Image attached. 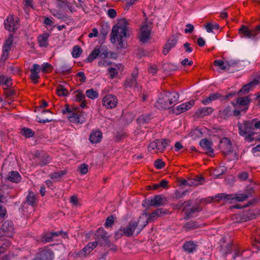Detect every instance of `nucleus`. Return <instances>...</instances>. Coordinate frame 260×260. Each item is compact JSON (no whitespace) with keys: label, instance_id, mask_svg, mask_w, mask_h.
<instances>
[{"label":"nucleus","instance_id":"f257e3e1","mask_svg":"<svg viewBox=\"0 0 260 260\" xmlns=\"http://www.w3.org/2000/svg\"><path fill=\"white\" fill-rule=\"evenodd\" d=\"M179 94L175 91H166L159 94L155 106L159 109H168L179 100Z\"/></svg>","mask_w":260,"mask_h":260},{"label":"nucleus","instance_id":"f03ea898","mask_svg":"<svg viewBox=\"0 0 260 260\" xmlns=\"http://www.w3.org/2000/svg\"><path fill=\"white\" fill-rule=\"evenodd\" d=\"M127 28L125 26H119L114 25L112 29L110 34V41L112 43H116V39L118 42V45L120 48H125L127 45L126 41L123 38L128 37L129 35L127 34Z\"/></svg>","mask_w":260,"mask_h":260},{"label":"nucleus","instance_id":"7ed1b4c3","mask_svg":"<svg viewBox=\"0 0 260 260\" xmlns=\"http://www.w3.org/2000/svg\"><path fill=\"white\" fill-rule=\"evenodd\" d=\"M237 125L239 135L244 137L246 141L252 142L254 140L253 136L256 133L253 128L252 120H245L242 123L239 122Z\"/></svg>","mask_w":260,"mask_h":260},{"label":"nucleus","instance_id":"20e7f679","mask_svg":"<svg viewBox=\"0 0 260 260\" xmlns=\"http://www.w3.org/2000/svg\"><path fill=\"white\" fill-rule=\"evenodd\" d=\"M168 212V210L167 209L158 208L152 212L151 214L147 213H143V216L145 215L146 218L145 219L144 223L142 224V225H141V228L140 229L139 231L137 232V234H139L144 228L146 226L148 222H152L155 218L167 214Z\"/></svg>","mask_w":260,"mask_h":260},{"label":"nucleus","instance_id":"39448f33","mask_svg":"<svg viewBox=\"0 0 260 260\" xmlns=\"http://www.w3.org/2000/svg\"><path fill=\"white\" fill-rule=\"evenodd\" d=\"M61 111L63 114H68L67 117L72 122L82 124L85 121L83 115L79 112L72 111L69 105H66V108Z\"/></svg>","mask_w":260,"mask_h":260},{"label":"nucleus","instance_id":"423d86ee","mask_svg":"<svg viewBox=\"0 0 260 260\" xmlns=\"http://www.w3.org/2000/svg\"><path fill=\"white\" fill-rule=\"evenodd\" d=\"M166 200L161 195L154 196L150 199H146L143 202L142 206L145 208L151 206L158 207L166 204Z\"/></svg>","mask_w":260,"mask_h":260},{"label":"nucleus","instance_id":"0eeeda50","mask_svg":"<svg viewBox=\"0 0 260 260\" xmlns=\"http://www.w3.org/2000/svg\"><path fill=\"white\" fill-rule=\"evenodd\" d=\"M94 236V239L95 240L94 242L96 243L97 245L99 244L102 246L110 241V236L108 235V233L105 231L103 228H99L95 232Z\"/></svg>","mask_w":260,"mask_h":260},{"label":"nucleus","instance_id":"6e6552de","mask_svg":"<svg viewBox=\"0 0 260 260\" xmlns=\"http://www.w3.org/2000/svg\"><path fill=\"white\" fill-rule=\"evenodd\" d=\"M14 232L13 224L11 221H5L0 228V237H9L12 236Z\"/></svg>","mask_w":260,"mask_h":260},{"label":"nucleus","instance_id":"1a4fd4ad","mask_svg":"<svg viewBox=\"0 0 260 260\" xmlns=\"http://www.w3.org/2000/svg\"><path fill=\"white\" fill-rule=\"evenodd\" d=\"M13 42V36L12 34H9L3 46V54L1 57V60L5 61L8 58Z\"/></svg>","mask_w":260,"mask_h":260},{"label":"nucleus","instance_id":"9d476101","mask_svg":"<svg viewBox=\"0 0 260 260\" xmlns=\"http://www.w3.org/2000/svg\"><path fill=\"white\" fill-rule=\"evenodd\" d=\"M143 219V217H140L138 221H131L124 228H123L125 233V236L127 237H131L138 226L139 227V230L141 228V225L140 224V222Z\"/></svg>","mask_w":260,"mask_h":260},{"label":"nucleus","instance_id":"9b49d317","mask_svg":"<svg viewBox=\"0 0 260 260\" xmlns=\"http://www.w3.org/2000/svg\"><path fill=\"white\" fill-rule=\"evenodd\" d=\"M103 105L107 109H112L115 108L117 104L118 100L117 97L113 94H108L105 96L102 100Z\"/></svg>","mask_w":260,"mask_h":260},{"label":"nucleus","instance_id":"f8f14e48","mask_svg":"<svg viewBox=\"0 0 260 260\" xmlns=\"http://www.w3.org/2000/svg\"><path fill=\"white\" fill-rule=\"evenodd\" d=\"M180 35V34H176L173 35L167 41L164 47L162 53L164 55L167 54L170 49L174 48L178 42V37Z\"/></svg>","mask_w":260,"mask_h":260},{"label":"nucleus","instance_id":"ddd939ff","mask_svg":"<svg viewBox=\"0 0 260 260\" xmlns=\"http://www.w3.org/2000/svg\"><path fill=\"white\" fill-rule=\"evenodd\" d=\"M250 101V99L248 96L238 98L236 100V103L234 104L233 106L236 109L242 108V111L245 113L248 109Z\"/></svg>","mask_w":260,"mask_h":260},{"label":"nucleus","instance_id":"4468645a","mask_svg":"<svg viewBox=\"0 0 260 260\" xmlns=\"http://www.w3.org/2000/svg\"><path fill=\"white\" fill-rule=\"evenodd\" d=\"M54 253L48 248L40 250L32 260H52Z\"/></svg>","mask_w":260,"mask_h":260},{"label":"nucleus","instance_id":"2eb2a0df","mask_svg":"<svg viewBox=\"0 0 260 260\" xmlns=\"http://www.w3.org/2000/svg\"><path fill=\"white\" fill-rule=\"evenodd\" d=\"M18 18L13 16L8 17L5 22V27L10 31H15L18 28Z\"/></svg>","mask_w":260,"mask_h":260},{"label":"nucleus","instance_id":"dca6fc26","mask_svg":"<svg viewBox=\"0 0 260 260\" xmlns=\"http://www.w3.org/2000/svg\"><path fill=\"white\" fill-rule=\"evenodd\" d=\"M58 236H61L63 238H67L68 235L66 232L61 231L58 232H51L47 233L42 237L41 241L44 243L50 242L53 241V238Z\"/></svg>","mask_w":260,"mask_h":260},{"label":"nucleus","instance_id":"f3484780","mask_svg":"<svg viewBox=\"0 0 260 260\" xmlns=\"http://www.w3.org/2000/svg\"><path fill=\"white\" fill-rule=\"evenodd\" d=\"M194 104V101L193 100H191L185 103L182 104L177 106L176 108L173 110V112L175 114L178 115L191 109Z\"/></svg>","mask_w":260,"mask_h":260},{"label":"nucleus","instance_id":"a211bd4d","mask_svg":"<svg viewBox=\"0 0 260 260\" xmlns=\"http://www.w3.org/2000/svg\"><path fill=\"white\" fill-rule=\"evenodd\" d=\"M220 148L224 153L228 154L232 152V144L230 139L224 137L220 140Z\"/></svg>","mask_w":260,"mask_h":260},{"label":"nucleus","instance_id":"6ab92c4d","mask_svg":"<svg viewBox=\"0 0 260 260\" xmlns=\"http://www.w3.org/2000/svg\"><path fill=\"white\" fill-rule=\"evenodd\" d=\"M200 145L204 150L206 151V153L211 156L213 154L214 150L212 148V142L207 139H202L200 142Z\"/></svg>","mask_w":260,"mask_h":260},{"label":"nucleus","instance_id":"aec40b11","mask_svg":"<svg viewBox=\"0 0 260 260\" xmlns=\"http://www.w3.org/2000/svg\"><path fill=\"white\" fill-rule=\"evenodd\" d=\"M150 30L147 25H143L141 28V35L139 37L141 42L146 43L150 38Z\"/></svg>","mask_w":260,"mask_h":260},{"label":"nucleus","instance_id":"412c9836","mask_svg":"<svg viewBox=\"0 0 260 260\" xmlns=\"http://www.w3.org/2000/svg\"><path fill=\"white\" fill-rule=\"evenodd\" d=\"M31 75L30 76V79L33 81L34 83L38 82V79L39 78V73L41 71L40 66L36 63L32 66V68L30 70Z\"/></svg>","mask_w":260,"mask_h":260},{"label":"nucleus","instance_id":"4be33fe9","mask_svg":"<svg viewBox=\"0 0 260 260\" xmlns=\"http://www.w3.org/2000/svg\"><path fill=\"white\" fill-rule=\"evenodd\" d=\"M202 211V208L200 207L199 204H197L196 206H193L190 208L188 210L186 211L185 213L184 219L186 220L190 219L192 215L195 213H199Z\"/></svg>","mask_w":260,"mask_h":260},{"label":"nucleus","instance_id":"5701e85b","mask_svg":"<svg viewBox=\"0 0 260 260\" xmlns=\"http://www.w3.org/2000/svg\"><path fill=\"white\" fill-rule=\"evenodd\" d=\"M7 180L10 182L18 183L21 180V177L17 171H10L8 175Z\"/></svg>","mask_w":260,"mask_h":260},{"label":"nucleus","instance_id":"b1692460","mask_svg":"<svg viewBox=\"0 0 260 260\" xmlns=\"http://www.w3.org/2000/svg\"><path fill=\"white\" fill-rule=\"evenodd\" d=\"M222 97V95L220 93L218 92H215L214 93L210 94L208 97L202 100L201 102L204 105H208L212 103L213 101L217 100Z\"/></svg>","mask_w":260,"mask_h":260},{"label":"nucleus","instance_id":"393cba45","mask_svg":"<svg viewBox=\"0 0 260 260\" xmlns=\"http://www.w3.org/2000/svg\"><path fill=\"white\" fill-rule=\"evenodd\" d=\"M258 84V81L257 79H253L250 82L244 85L241 90L238 92V94H241L242 93L246 94L250 90L251 88Z\"/></svg>","mask_w":260,"mask_h":260},{"label":"nucleus","instance_id":"a878e982","mask_svg":"<svg viewBox=\"0 0 260 260\" xmlns=\"http://www.w3.org/2000/svg\"><path fill=\"white\" fill-rule=\"evenodd\" d=\"M25 202L33 207L37 206V199L33 192L31 191L28 192V195L26 198Z\"/></svg>","mask_w":260,"mask_h":260},{"label":"nucleus","instance_id":"bb28decb","mask_svg":"<svg viewBox=\"0 0 260 260\" xmlns=\"http://www.w3.org/2000/svg\"><path fill=\"white\" fill-rule=\"evenodd\" d=\"M102 138V133L100 131L92 132L89 136V140L92 143H99Z\"/></svg>","mask_w":260,"mask_h":260},{"label":"nucleus","instance_id":"cd10ccee","mask_svg":"<svg viewBox=\"0 0 260 260\" xmlns=\"http://www.w3.org/2000/svg\"><path fill=\"white\" fill-rule=\"evenodd\" d=\"M49 36L48 32H45L39 36L38 41L40 46L47 47L48 46V38Z\"/></svg>","mask_w":260,"mask_h":260},{"label":"nucleus","instance_id":"c85d7f7f","mask_svg":"<svg viewBox=\"0 0 260 260\" xmlns=\"http://www.w3.org/2000/svg\"><path fill=\"white\" fill-rule=\"evenodd\" d=\"M213 111V109L211 107H204L200 108L197 112V115L200 117H203L206 115L211 114Z\"/></svg>","mask_w":260,"mask_h":260},{"label":"nucleus","instance_id":"c756f323","mask_svg":"<svg viewBox=\"0 0 260 260\" xmlns=\"http://www.w3.org/2000/svg\"><path fill=\"white\" fill-rule=\"evenodd\" d=\"M204 178L202 176H196L194 178L188 179V186H197L200 184H202L204 181Z\"/></svg>","mask_w":260,"mask_h":260},{"label":"nucleus","instance_id":"7c9ffc66","mask_svg":"<svg viewBox=\"0 0 260 260\" xmlns=\"http://www.w3.org/2000/svg\"><path fill=\"white\" fill-rule=\"evenodd\" d=\"M240 61L239 60L231 59L227 61L229 70L233 68L235 71H239L242 67L240 64Z\"/></svg>","mask_w":260,"mask_h":260},{"label":"nucleus","instance_id":"2f4dec72","mask_svg":"<svg viewBox=\"0 0 260 260\" xmlns=\"http://www.w3.org/2000/svg\"><path fill=\"white\" fill-rule=\"evenodd\" d=\"M197 245L192 241L185 242L183 248L184 250L189 253H192L197 249Z\"/></svg>","mask_w":260,"mask_h":260},{"label":"nucleus","instance_id":"473e14b6","mask_svg":"<svg viewBox=\"0 0 260 260\" xmlns=\"http://www.w3.org/2000/svg\"><path fill=\"white\" fill-rule=\"evenodd\" d=\"M156 142L158 143V150L160 152L163 151L166 148L170 145L171 141L169 139H156Z\"/></svg>","mask_w":260,"mask_h":260},{"label":"nucleus","instance_id":"72a5a7b5","mask_svg":"<svg viewBox=\"0 0 260 260\" xmlns=\"http://www.w3.org/2000/svg\"><path fill=\"white\" fill-rule=\"evenodd\" d=\"M238 31L242 37L251 39L250 29H249L246 25H242L239 29Z\"/></svg>","mask_w":260,"mask_h":260},{"label":"nucleus","instance_id":"f704fd0d","mask_svg":"<svg viewBox=\"0 0 260 260\" xmlns=\"http://www.w3.org/2000/svg\"><path fill=\"white\" fill-rule=\"evenodd\" d=\"M0 84L5 87L9 88L12 85V79L11 78L4 75L0 76Z\"/></svg>","mask_w":260,"mask_h":260},{"label":"nucleus","instance_id":"c9c22d12","mask_svg":"<svg viewBox=\"0 0 260 260\" xmlns=\"http://www.w3.org/2000/svg\"><path fill=\"white\" fill-rule=\"evenodd\" d=\"M199 227V225L194 221H189L187 222L183 226V228L187 231L193 230Z\"/></svg>","mask_w":260,"mask_h":260},{"label":"nucleus","instance_id":"e433bc0d","mask_svg":"<svg viewBox=\"0 0 260 260\" xmlns=\"http://www.w3.org/2000/svg\"><path fill=\"white\" fill-rule=\"evenodd\" d=\"M232 110L230 106H227L223 110H220L219 111L220 116L224 119L229 118L232 115Z\"/></svg>","mask_w":260,"mask_h":260},{"label":"nucleus","instance_id":"4c0bfd02","mask_svg":"<svg viewBox=\"0 0 260 260\" xmlns=\"http://www.w3.org/2000/svg\"><path fill=\"white\" fill-rule=\"evenodd\" d=\"M191 205L192 200H188L182 203L177 204L176 206L179 208V209H182L183 211L185 213L186 211L189 209V208H191Z\"/></svg>","mask_w":260,"mask_h":260},{"label":"nucleus","instance_id":"58836bf2","mask_svg":"<svg viewBox=\"0 0 260 260\" xmlns=\"http://www.w3.org/2000/svg\"><path fill=\"white\" fill-rule=\"evenodd\" d=\"M101 53V52L99 49L95 48L86 58V61L89 62H92L95 58L100 55Z\"/></svg>","mask_w":260,"mask_h":260},{"label":"nucleus","instance_id":"ea45409f","mask_svg":"<svg viewBox=\"0 0 260 260\" xmlns=\"http://www.w3.org/2000/svg\"><path fill=\"white\" fill-rule=\"evenodd\" d=\"M213 64L219 67L222 71L229 70L227 61L224 62L221 60H215L213 62Z\"/></svg>","mask_w":260,"mask_h":260},{"label":"nucleus","instance_id":"a19ab883","mask_svg":"<svg viewBox=\"0 0 260 260\" xmlns=\"http://www.w3.org/2000/svg\"><path fill=\"white\" fill-rule=\"evenodd\" d=\"M51 160V158L48 154H44L41 156L40 161L38 164L41 167L47 165Z\"/></svg>","mask_w":260,"mask_h":260},{"label":"nucleus","instance_id":"79ce46f5","mask_svg":"<svg viewBox=\"0 0 260 260\" xmlns=\"http://www.w3.org/2000/svg\"><path fill=\"white\" fill-rule=\"evenodd\" d=\"M137 85V80L135 78H127L124 82V86L126 88H132L133 86L136 87Z\"/></svg>","mask_w":260,"mask_h":260},{"label":"nucleus","instance_id":"37998d69","mask_svg":"<svg viewBox=\"0 0 260 260\" xmlns=\"http://www.w3.org/2000/svg\"><path fill=\"white\" fill-rule=\"evenodd\" d=\"M67 173V171L66 170H61L51 173L49 174V177L52 179H58L66 175Z\"/></svg>","mask_w":260,"mask_h":260},{"label":"nucleus","instance_id":"c03bdc74","mask_svg":"<svg viewBox=\"0 0 260 260\" xmlns=\"http://www.w3.org/2000/svg\"><path fill=\"white\" fill-rule=\"evenodd\" d=\"M86 95L89 99L94 100L98 98L99 93L93 89H88L86 91Z\"/></svg>","mask_w":260,"mask_h":260},{"label":"nucleus","instance_id":"a18cd8bd","mask_svg":"<svg viewBox=\"0 0 260 260\" xmlns=\"http://www.w3.org/2000/svg\"><path fill=\"white\" fill-rule=\"evenodd\" d=\"M56 93L59 96H66L68 94V91L63 85H58L56 88Z\"/></svg>","mask_w":260,"mask_h":260},{"label":"nucleus","instance_id":"49530a36","mask_svg":"<svg viewBox=\"0 0 260 260\" xmlns=\"http://www.w3.org/2000/svg\"><path fill=\"white\" fill-rule=\"evenodd\" d=\"M96 246V243L94 242H89L84 248H83V251H84L86 255H87Z\"/></svg>","mask_w":260,"mask_h":260},{"label":"nucleus","instance_id":"de8ad7c7","mask_svg":"<svg viewBox=\"0 0 260 260\" xmlns=\"http://www.w3.org/2000/svg\"><path fill=\"white\" fill-rule=\"evenodd\" d=\"M110 30V26L107 24H104L102 25L101 29L100 30V36L105 38L106 36L108 35Z\"/></svg>","mask_w":260,"mask_h":260},{"label":"nucleus","instance_id":"09e8293b","mask_svg":"<svg viewBox=\"0 0 260 260\" xmlns=\"http://www.w3.org/2000/svg\"><path fill=\"white\" fill-rule=\"evenodd\" d=\"M150 118L149 115H142L138 118L137 121L140 124H143L148 123Z\"/></svg>","mask_w":260,"mask_h":260},{"label":"nucleus","instance_id":"8fccbe9b","mask_svg":"<svg viewBox=\"0 0 260 260\" xmlns=\"http://www.w3.org/2000/svg\"><path fill=\"white\" fill-rule=\"evenodd\" d=\"M21 135L27 138H30L34 136L35 133L30 128L24 127L21 129Z\"/></svg>","mask_w":260,"mask_h":260},{"label":"nucleus","instance_id":"3c124183","mask_svg":"<svg viewBox=\"0 0 260 260\" xmlns=\"http://www.w3.org/2000/svg\"><path fill=\"white\" fill-rule=\"evenodd\" d=\"M164 68L167 71H173L178 70V66L174 63H167L164 64Z\"/></svg>","mask_w":260,"mask_h":260},{"label":"nucleus","instance_id":"603ef678","mask_svg":"<svg viewBox=\"0 0 260 260\" xmlns=\"http://www.w3.org/2000/svg\"><path fill=\"white\" fill-rule=\"evenodd\" d=\"M82 52L81 48L78 45L74 47L72 51V56L74 58L79 57Z\"/></svg>","mask_w":260,"mask_h":260},{"label":"nucleus","instance_id":"864d4df0","mask_svg":"<svg viewBox=\"0 0 260 260\" xmlns=\"http://www.w3.org/2000/svg\"><path fill=\"white\" fill-rule=\"evenodd\" d=\"M216 197H218L221 199H224L227 201L235 200V194L233 195L226 193H221L218 194V196H216Z\"/></svg>","mask_w":260,"mask_h":260},{"label":"nucleus","instance_id":"5fc2aeb1","mask_svg":"<svg viewBox=\"0 0 260 260\" xmlns=\"http://www.w3.org/2000/svg\"><path fill=\"white\" fill-rule=\"evenodd\" d=\"M190 135L193 139H195L202 137L203 133L200 129L196 128L190 133Z\"/></svg>","mask_w":260,"mask_h":260},{"label":"nucleus","instance_id":"6e6d98bb","mask_svg":"<svg viewBox=\"0 0 260 260\" xmlns=\"http://www.w3.org/2000/svg\"><path fill=\"white\" fill-rule=\"evenodd\" d=\"M3 88L5 90L4 94L7 98H12L16 93V91L13 89H8V88L5 87Z\"/></svg>","mask_w":260,"mask_h":260},{"label":"nucleus","instance_id":"4d7b16f0","mask_svg":"<svg viewBox=\"0 0 260 260\" xmlns=\"http://www.w3.org/2000/svg\"><path fill=\"white\" fill-rule=\"evenodd\" d=\"M247 196L245 193H240L235 194V200L238 202H243L247 199Z\"/></svg>","mask_w":260,"mask_h":260},{"label":"nucleus","instance_id":"13d9d810","mask_svg":"<svg viewBox=\"0 0 260 260\" xmlns=\"http://www.w3.org/2000/svg\"><path fill=\"white\" fill-rule=\"evenodd\" d=\"M76 92H77V94L75 97V101L77 102H81L85 100V95L82 93L81 90H77Z\"/></svg>","mask_w":260,"mask_h":260},{"label":"nucleus","instance_id":"bf43d9fd","mask_svg":"<svg viewBox=\"0 0 260 260\" xmlns=\"http://www.w3.org/2000/svg\"><path fill=\"white\" fill-rule=\"evenodd\" d=\"M88 170V166L86 164H83L78 167V170L81 174H85L87 173Z\"/></svg>","mask_w":260,"mask_h":260},{"label":"nucleus","instance_id":"052dcab7","mask_svg":"<svg viewBox=\"0 0 260 260\" xmlns=\"http://www.w3.org/2000/svg\"><path fill=\"white\" fill-rule=\"evenodd\" d=\"M226 171V169L224 166H220L215 171L216 174L215 175L219 177L221 175H222L224 174V173Z\"/></svg>","mask_w":260,"mask_h":260},{"label":"nucleus","instance_id":"680f3d73","mask_svg":"<svg viewBox=\"0 0 260 260\" xmlns=\"http://www.w3.org/2000/svg\"><path fill=\"white\" fill-rule=\"evenodd\" d=\"M114 219L113 215L108 216L106 220L105 226L106 227H111L114 223Z\"/></svg>","mask_w":260,"mask_h":260},{"label":"nucleus","instance_id":"e2e57ef3","mask_svg":"<svg viewBox=\"0 0 260 260\" xmlns=\"http://www.w3.org/2000/svg\"><path fill=\"white\" fill-rule=\"evenodd\" d=\"M108 71L110 74L111 79H114L118 74V71L116 69L113 67H111L108 69Z\"/></svg>","mask_w":260,"mask_h":260},{"label":"nucleus","instance_id":"0e129e2a","mask_svg":"<svg viewBox=\"0 0 260 260\" xmlns=\"http://www.w3.org/2000/svg\"><path fill=\"white\" fill-rule=\"evenodd\" d=\"M52 69V67L49 63H44L43 64L42 68H41V71L43 73H48Z\"/></svg>","mask_w":260,"mask_h":260},{"label":"nucleus","instance_id":"69168bd1","mask_svg":"<svg viewBox=\"0 0 260 260\" xmlns=\"http://www.w3.org/2000/svg\"><path fill=\"white\" fill-rule=\"evenodd\" d=\"M149 151H151L154 149L158 150V143L156 142V140L151 142L148 146Z\"/></svg>","mask_w":260,"mask_h":260},{"label":"nucleus","instance_id":"338daca9","mask_svg":"<svg viewBox=\"0 0 260 260\" xmlns=\"http://www.w3.org/2000/svg\"><path fill=\"white\" fill-rule=\"evenodd\" d=\"M165 162L160 159H157L154 162V166L158 169H161L165 166Z\"/></svg>","mask_w":260,"mask_h":260},{"label":"nucleus","instance_id":"774afa93","mask_svg":"<svg viewBox=\"0 0 260 260\" xmlns=\"http://www.w3.org/2000/svg\"><path fill=\"white\" fill-rule=\"evenodd\" d=\"M125 231L123 229H120L119 230L115 233V238L116 239H119L121 238L122 236H125Z\"/></svg>","mask_w":260,"mask_h":260}]
</instances>
